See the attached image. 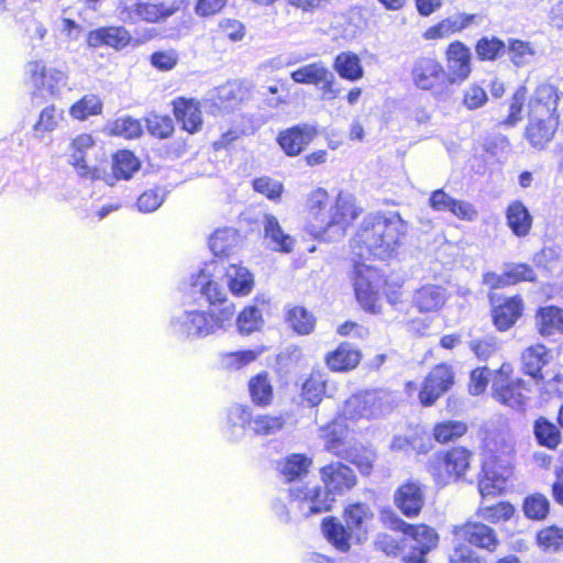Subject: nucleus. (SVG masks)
Returning <instances> with one entry per match:
<instances>
[{"label": "nucleus", "mask_w": 563, "mask_h": 563, "mask_svg": "<svg viewBox=\"0 0 563 563\" xmlns=\"http://www.w3.org/2000/svg\"><path fill=\"white\" fill-rule=\"evenodd\" d=\"M406 231L407 224L397 212L367 214L353 238V253L362 260H387Z\"/></svg>", "instance_id": "f257e3e1"}, {"label": "nucleus", "mask_w": 563, "mask_h": 563, "mask_svg": "<svg viewBox=\"0 0 563 563\" xmlns=\"http://www.w3.org/2000/svg\"><path fill=\"white\" fill-rule=\"evenodd\" d=\"M308 217L318 232L329 234L331 239L344 236L347 227L360 216L361 208L355 198L347 192H340L333 202L323 188L312 190L306 202Z\"/></svg>", "instance_id": "f03ea898"}, {"label": "nucleus", "mask_w": 563, "mask_h": 563, "mask_svg": "<svg viewBox=\"0 0 563 563\" xmlns=\"http://www.w3.org/2000/svg\"><path fill=\"white\" fill-rule=\"evenodd\" d=\"M325 487H292L290 495L299 499V512L302 517L329 511L334 501V494H343L356 482L352 468L341 462L331 463L321 468Z\"/></svg>", "instance_id": "7ed1b4c3"}, {"label": "nucleus", "mask_w": 563, "mask_h": 563, "mask_svg": "<svg viewBox=\"0 0 563 563\" xmlns=\"http://www.w3.org/2000/svg\"><path fill=\"white\" fill-rule=\"evenodd\" d=\"M387 519L390 529L405 533V544L400 548L398 541L391 536L379 533L374 541L375 549L387 555H400L405 563H426V554L438 543L434 529L426 525H409L394 514H390Z\"/></svg>", "instance_id": "20e7f679"}, {"label": "nucleus", "mask_w": 563, "mask_h": 563, "mask_svg": "<svg viewBox=\"0 0 563 563\" xmlns=\"http://www.w3.org/2000/svg\"><path fill=\"white\" fill-rule=\"evenodd\" d=\"M559 95L552 85H541L529 102V125L526 136L533 147L542 148L553 137L558 128Z\"/></svg>", "instance_id": "39448f33"}, {"label": "nucleus", "mask_w": 563, "mask_h": 563, "mask_svg": "<svg viewBox=\"0 0 563 563\" xmlns=\"http://www.w3.org/2000/svg\"><path fill=\"white\" fill-rule=\"evenodd\" d=\"M373 518L368 505L355 503L344 510L345 526L334 517L324 518L322 532L328 542L340 552H347L351 541L362 543L367 538V522Z\"/></svg>", "instance_id": "423d86ee"}, {"label": "nucleus", "mask_w": 563, "mask_h": 563, "mask_svg": "<svg viewBox=\"0 0 563 563\" xmlns=\"http://www.w3.org/2000/svg\"><path fill=\"white\" fill-rule=\"evenodd\" d=\"M233 314L232 306H224L219 313L211 310L209 314L200 310H181L170 318L169 331L179 340L200 339L222 328L225 321L232 319Z\"/></svg>", "instance_id": "0eeeda50"}, {"label": "nucleus", "mask_w": 563, "mask_h": 563, "mask_svg": "<svg viewBox=\"0 0 563 563\" xmlns=\"http://www.w3.org/2000/svg\"><path fill=\"white\" fill-rule=\"evenodd\" d=\"M398 404L397 394L388 389H368L351 396L343 407L346 420L382 419L391 413Z\"/></svg>", "instance_id": "6e6552de"}, {"label": "nucleus", "mask_w": 563, "mask_h": 563, "mask_svg": "<svg viewBox=\"0 0 563 563\" xmlns=\"http://www.w3.org/2000/svg\"><path fill=\"white\" fill-rule=\"evenodd\" d=\"M472 456V452L462 446L440 451L430 457L428 470L438 484L446 485L464 476Z\"/></svg>", "instance_id": "1a4fd4ad"}, {"label": "nucleus", "mask_w": 563, "mask_h": 563, "mask_svg": "<svg viewBox=\"0 0 563 563\" xmlns=\"http://www.w3.org/2000/svg\"><path fill=\"white\" fill-rule=\"evenodd\" d=\"M382 284V275L375 268L362 263L355 264L353 276L354 291L357 301L366 310L374 308Z\"/></svg>", "instance_id": "9d476101"}, {"label": "nucleus", "mask_w": 563, "mask_h": 563, "mask_svg": "<svg viewBox=\"0 0 563 563\" xmlns=\"http://www.w3.org/2000/svg\"><path fill=\"white\" fill-rule=\"evenodd\" d=\"M525 380H510L506 377H495L492 384L493 397L501 405L516 411H525L528 397Z\"/></svg>", "instance_id": "9b49d317"}, {"label": "nucleus", "mask_w": 563, "mask_h": 563, "mask_svg": "<svg viewBox=\"0 0 563 563\" xmlns=\"http://www.w3.org/2000/svg\"><path fill=\"white\" fill-rule=\"evenodd\" d=\"M454 384V373L449 365L440 364L426 377L419 399L423 406H431Z\"/></svg>", "instance_id": "f8f14e48"}, {"label": "nucleus", "mask_w": 563, "mask_h": 563, "mask_svg": "<svg viewBox=\"0 0 563 563\" xmlns=\"http://www.w3.org/2000/svg\"><path fill=\"white\" fill-rule=\"evenodd\" d=\"M25 74L34 87L43 88L51 95L58 93L67 85L68 76L57 68H47L43 62H30L25 65Z\"/></svg>", "instance_id": "ddd939ff"}, {"label": "nucleus", "mask_w": 563, "mask_h": 563, "mask_svg": "<svg viewBox=\"0 0 563 563\" xmlns=\"http://www.w3.org/2000/svg\"><path fill=\"white\" fill-rule=\"evenodd\" d=\"M454 534L470 544L489 552L495 551L499 543L496 531L481 521H467L456 526Z\"/></svg>", "instance_id": "4468645a"}, {"label": "nucleus", "mask_w": 563, "mask_h": 563, "mask_svg": "<svg viewBox=\"0 0 563 563\" xmlns=\"http://www.w3.org/2000/svg\"><path fill=\"white\" fill-rule=\"evenodd\" d=\"M445 70L442 65L431 57H419L413 62L411 78L417 88L430 90L444 80Z\"/></svg>", "instance_id": "2eb2a0df"}, {"label": "nucleus", "mask_w": 563, "mask_h": 563, "mask_svg": "<svg viewBox=\"0 0 563 563\" xmlns=\"http://www.w3.org/2000/svg\"><path fill=\"white\" fill-rule=\"evenodd\" d=\"M396 507L408 518L420 514L424 505V490L418 481H408L400 485L394 494Z\"/></svg>", "instance_id": "dca6fc26"}, {"label": "nucleus", "mask_w": 563, "mask_h": 563, "mask_svg": "<svg viewBox=\"0 0 563 563\" xmlns=\"http://www.w3.org/2000/svg\"><path fill=\"white\" fill-rule=\"evenodd\" d=\"M310 465L311 460L303 454H290L278 463V470L285 481L292 483L288 488V494H290V488L292 487H307L301 484V481L308 474ZM289 497L291 499L290 507H294L296 504L299 509L300 500L291 495Z\"/></svg>", "instance_id": "f3484780"}, {"label": "nucleus", "mask_w": 563, "mask_h": 563, "mask_svg": "<svg viewBox=\"0 0 563 563\" xmlns=\"http://www.w3.org/2000/svg\"><path fill=\"white\" fill-rule=\"evenodd\" d=\"M471 51L462 42L456 41L449 45L446 49V67L449 70V80L452 84L465 80L471 71Z\"/></svg>", "instance_id": "a211bd4d"}, {"label": "nucleus", "mask_w": 563, "mask_h": 563, "mask_svg": "<svg viewBox=\"0 0 563 563\" xmlns=\"http://www.w3.org/2000/svg\"><path fill=\"white\" fill-rule=\"evenodd\" d=\"M317 130L309 124H298L282 131L277 142L289 156L299 155L303 148L314 139Z\"/></svg>", "instance_id": "6ab92c4d"}, {"label": "nucleus", "mask_w": 563, "mask_h": 563, "mask_svg": "<svg viewBox=\"0 0 563 563\" xmlns=\"http://www.w3.org/2000/svg\"><path fill=\"white\" fill-rule=\"evenodd\" d=\"M191 291L192 294H200L201 297L206 299V301L213 307L216 313H219L224 306H234L227 301V292L223 287H221L218 283L209 279V275H207L203 271H201L198 276L194 277L191 282Z\"/></svg>", "instance_id": "aec40b11"}, {"label": "nucleus", "mask_w": 563, "mask_h": 563, "mask_svg": "<svg viewBox=\"0 0 563 563\" xmlns=\"http://www.w3.org/2000/svg\"><path fill=\"white\" fill-rule=\"evenodd\" d=\"M130 41L131 35L123 26L100 27L89 32L87 36L90 47L107 45L119 49L126 46Z\"/></svg>", "instance_id": "412c9836"}, {"label": "nucleus", "mask_w": 563, "mask_h": 563, "mask_svg": "<svg viewBox=\"0 0 563 563\" xmlns=\"http://www.w3.org/2000/svg\"><path fill=\"white\" fill-rule=\"evenodd\" d=\"M477 20L476 14H467V13H456L446 19L442 20L438 24L429 27L424 37L427 40H435L448 37L449 35L461 32L462 30L468 27L472 23Z\"/></svg>", "instance_id": "4be33fe9"}, {"label": "nucleus", "mask_w": 563, "mask_h": 563, "mask_svg": "<svg viewBox=\"0 0 563 563\" xmlns=\"http://www.w3.org/2000/svg\"><path fill=\"white\" fill-rule=\"evenodd\" d=\"M448 299L446 290L438 285H424L413 295V306L420 312H432L441 309Z\"/></svg>", "instance_id": "5701e85b"}, {"label": "nucleus", "mask_w": 563, "mask_h": 563, "mask_svg": "<svg viewBox=\"0 0 563 563\" xmlns=\"http://www.w3.org/2000/svg\"><path fill=\"white\" fill-rule=\"evenodd\" d=\"M253 413L247 406L235 404L228 410L227 434L231 441H239L245 434L246 427L252 429Z\"/></svg>", "instance_id": "b1692460"}, {"label": "nucleus", "mask_w": 563, "mask_h": 563, "mask_svg": "<svg viewBox=\"0 0 563 563\" xmlns=\"http://www.w3.org/2000/svg\"><path fill=\"white\" fill-rule=\"evenodd\" d=\"M173 104L174 114L183 123L184 130L192 134L201 129L202 118L198 102L192 99L179 98Z\"/></svg>", "instance_id": "393cba45"}, {"label": "nucleus", "mask_w": 563, "mask_h": 563, "mask_svg": "<svg viewBox=\"0 0 563 563\" xmlns=\"http://www.w3.org/2000/svg\"><path fill=\"white\" fill-rule=\"evenodd\" d=\"M522 301L519 297H510L503 303L494 306L493 321L499 331L511 328L522 313Z\"/></svg>", "instance_id": "a878e982"}, {"label": "nucleus", "mask_w": 563, "mask_h": 563, "mask_svg": "<svg viewBox=\"0 0 563 563\" xmlns=\"http://www.w3.org/2000/svg\"><path fill=\"white\" fill-rule=\"evenodd\" d=\"M264 236L269 241L273 250L289 253L294 246V239L286 234L277 218L273 214L266 213L263 217Z\"/></svg>", "instance_id": "bb28decb"}, {"label": "nucleus", "mask_w": 563, "mask_h": 563, "mask_svg": "<svg viewBox=\"0 0 563 563\" xmlns=\"http://www.w3.org/2000/svg\"><path fill=\"white\" fill-rule=\"evenodd\" d=\"M506 479L507 475L504 472L496 471L494 466L490 465V462H484L477 484L478 492L483 499L501 494Z\"/></svg>", "instance_id": "cd10ccee"}, {"label": "nucleus", "mask_w": 563, "mask_h": 563, "mask_svg": "<svg viewBox=\"0 0 563 563\" xmlns=\"http://www.w3.org/2000/svg\"><path fill=\"white\" fill-rule=\"evenodd\" d=\"M360 360V351L350 343L340 344L325 358L329 368L336 372H345L356 367Z\"/></svg>", "instance_id": "c85d7f7f"}, {"label": "nucleus", "mask_w": 563, "mask_h": 563, "mask_svg": "<svg viewBox=\"0 0 563 563\" xmlns=\"http://www.w3.org/2000/svg\"><path fill=\"white\" fill-rule=\"evenodd\" d=\"M507 225L519 238L529 234L532 227V217L521 201H512L506 210Z\"/></svg>", "instance_id": "c756f323"}, {"label": "nucleus", "mask_w": 563, "mask_h": 563, "mask_svg": "<svg viewBox=\"0 0 563 563\" xmlns=\"http://www.w3.org/2000/svg\"><path fill=\"white\" fill-rule=\"evenodd\" d=\"M289 416L285 412L257 413L253 416L251 431L258 437L275 435L284 429Z\"/></svg>", "instance_id": "7c9ffc66"}, {"label": "nucleus", "mask_w": 563, "mask_h": 563, "mask_svg": "<svg viewBox=\"0 0 563 563\" xmlns=\"http://www.w3.org/2000/svg\"><path fill=\"white\" fill-rule=\"evenodd\" d=\"M225 278L233 295L245 296L253 288V277L246 267L235 264L229 265L225 271Z\"/></svg>", "instance_id": "2f4dec72"}, {"label": "nucleus", "mask_w": 563, "mask_h": 563, "mask_svg": "<svg viewBox=\"0 0 563 563\" xmlns=\"http://www.w3.org/2000/svg\"><path fill=\"white\" fill-rule=\"evenodd\" d=\"M533 434L538 444L549 450H556L561 443L559 427L544 417H539L533 422Z\"/></svg>", "instance_id": "473e14b6"}, {"label": "nucleus", "mask_w": 563, "mask_h": 563, "mask_svg": "<svg viewBox=\"0 0 563 563\" xmlns=\"http://www.w3.org/2000/svg\"><path fill=\"white\" fill-rule=\"evenodd\" d=\"M333 68L341 78L350 81H356L364 75L358 56L351 52L340 53L334 59Z\"/></svg>", "instance_id": "72a5a7b5"}, {"label": "nucleus", "mask_w": 563, "mask_h": 563, "mask_svg": "<svg viewBox=\"0 0 563 563\" xmlns=\"http://www.w3.org/2000/svg\"><path fill=\"white\" fill-rule=\"evenodd\" d=\"M522 367L526 374L530 375L534 379H542L541 374L542 367L548 363V351L543 345L530 346L523 351Z\"/></svg>", "instance_id": "f704fd0d"}, {"label": "nucleus", "mask_w": 563, "mask_h": 563, "mask_svg": "<svg viewBox=\"0 0 563 563\" xmlns=\"http://www.w3.org/2000/svg\"><path fill=\"white\" fill-rule=\"evenodd\" d=\"M346 428L342 423L334 421L321 429V437L324 439L327 451L341 457L350 446L345 441Z\"/></svg>", "instance_id": "c9c22d12"}, {"label": "nucleus", "mask_w": 563, "mask_h": 563, "mask_svg": "<svg viewBox=\"0 0 563 563\" xmlns=\"http://www.w3.org/2000/svg\"><path fill=\"white\" fill-rule=\"evenodd\" d=\"M537 325L544 336L563 332V310L552 306L541 308L537 314Z\"/></svg>", "instance_id": "e433bc0d"}, {"label": "nucleus", "mask_w": 563, "mask_h": 563, "mask_svg": "<svg viewBox=\"0 0 563 563\" xmlns=\"http://www.w3.org/2000/svg\"><path fill=\"white\" fill-rule=\"evenodd\" d=\"M92 146V137L88 134L78 135L70 144V163L77 168L78 174L82 177H88L91 174L90 168L85 163V154Z\"/></svg>", "instance_id": "4c0bfd02"}, {"label": "nucleus", "mask_w": 563, "mask_h": 563, "mask_svg": "<svg viewBox=\"0 0 563 563\" xmlns=\"http://www.w3.org/2000/svg\"><path fill=\"white\" fill-rule=\"evenodd\" d=\"M485 448L492 453L494 460L508 464L509 457L515 450V443L511 437L504 433H496L486 439Z\"/></svg>", "instance_id": "58836bf2"}, {"label": "nucleus", "mask_w": 563, "mask_h": 563, "mask_svg": "<svg viewBox=\"0 0 563 563\" xmlns=\"http://www.w3.org/2000/svg\"><path fill=\"white\" fill-rule=\"evenodd\" d=\"M243 98L244 92L240 84L235 81L227 82L218 88L214 107L219 108L220 111H229L240 103Z\"/></svg>", "instance_id": "ea45409f"}, {"label": "nucleus", "mask_w": 563, "mask_h": 563, "mask_svg": "<svg viewBox=\"0 0 563 563\" xmlns=\"http://www.w3.org/2000/svg\"><path fill=\"white\" fill-rule=\"evenodd\" d=\"M249 389L252 401L261 407L271 405L273 399V387L267 374H258L249 382Z\"/></svg>", "instance_id": "a19ab883"}, {"label": "nucleus", "mask_w": 563, "mask_h": 563, "mask_svg": "<svg viewBox=\"0 0 563 563\" xmlns=\"http://www.w3.org/2000/svg\"><path fill=\"white\" fill-rule=\"evenodd\" d=\"M132 12L142 21L155 23L174 13L173 8L163 3L136 2L131 7Z\"/></svg>", "instance_id": "79ce46f5"}, {"label": "nucleus", "mask_w": 563, "mask_h": 563, "mask_svg": "<svg viewBox=\"0 0 563 563\" xmlns=\"http://www.w3.org/2000/svg\"><path fill=\"white\" fill-rule=\"evenodd\" d=\"M236 243L238 234L232 228H224L214 231L209 240L210 250L216 256L229 254Z\"/></svg>", "instance_id": "37998d69"}, {"label": "nucleus", "mask_w": 563, "mask_h": 563, "mask_svg": "<svg viewBox=\"0 0 563 563\" xmlns=\"http://www.w3.org/2000/svg\"><path fill=\"white\" fill-rule=\"evenodd\" d=\"M515 514L514 506L508 501H501L496 505H481L476 511V516L487 522L498 523L508 521Z\"/></svg>", "instance_id": "c03bdc74"}, {"label": "nucleus", "mask_w": 563, "mask_h": 563, "mask_svg": "<svg viewBox=\"0 0 563 563\" xmlns=\"http://www.w3.org/2000/svg\"><path fill=\"white\" fill-rule=\"evenodd\" d=\"M467 431V424L459 420L439 422L433 428V438L439 443H448L463 437Z\"/></svg>", "instance_id": "a18cd8bd"}, {"label": "nucleus", "mask_w": 563, "mask_h": 563, "mask_svg": "<svg viewBox=\"0 0 563 563\" xmlns=\"http://www.w3.org/2000/svg\"><path fill=\"white\" fill-rule=\"evenodd\" d=\"M287 322L300 335L309 334L316 325V318L302 307H294L287 312Z\"/></svg>", "instance_id": "49530a36"}, {"label": "nucleus", "mask_w": 563, "mask_h": 563, "mask_svg": "<svg viewBox=\"0 0 563 563\" xmlns=\"http://www.w3.org/2000/svg\"><path fill=\"white\" fill-rule=\"evenodd\" d=\"M140 168V162L130 151H119L113 155L112 169L117 178L129 179Z\"/></svg>", "instance_id": "de8ad7c7"}, {"label": "nucleus", "mask_w": 563, "mask_h": 563, "mask_svg": "<svg viewBox=\"0 0 563 563\" xmlns=\"http://www.w3.org/2000/svg\"><path fill=\"white\" fill-rule=\"evenodd\" d=\"M327 69L322 62L311 63L294 70L290 77L297 84L319 86V80Z\"/></svg>", "instance_id": "09e8293b"}, {"label": "nucleus", "mask_w": 563, "mask_h": 563, "mask_svg": "<svg viewBox=\"0 0 563 563\" xmlns=\"http://www.w3.org/2000/svg\"><path fill=\"white\" fill-rule=\"evenodd\" d=\"M538 544L544 551H563V529L555 526L542 529L537 536Z\"/></svg>", "instance_id": "8fccbe9b"}, {"label": "nucleus", "mask_w": 563, "mask_h": 563, "mask_svg": "<svg viewBox=\"0 0 563 563\" xmlns=\"http://www.w3.org/2000/svg\"><path fill=\"white\" fill-rule=\"evenodd\" d=\"M550 503L542 494H533L528 496L523 503L525 515L529 519H544L549 512Z\"/></svg>", "instance_id": "3c124183"}, {"label": "nucleus", "mask_w": 563, "mask_h": 563, "mask_svg": "<svg viewBox=\"0 0 563 563\" xmlns=\"http://www.w3.org/2000/svg\"><path fill=\"white\" fill-rule=\"evenodd\" d=\"M262 324V313L256 307L245 308L236 319V325L241 334H250L257 331Z\"/></svg>", "instance_id": "603ef678"}, {"label": "nucleus", "mask_w": 563, "mask_h": 563, "mask_svg": "<svg viewBox=\"0 0 563 563\" xmlns=\"http://www.w3.org/2000/svg\"><path fill=\"white\" fill-rule=\"evenodd\" d=\"M101 108L100 99L96 95H88L71 107L70 114L76 119L85 120L90 115L99 113Z\"/></svg>", "instance_id": "864d4df0"}, {"label": "nucleus", "mask_w": 563, "mask_h": 563, "mask_svg": "<svg viewBox=\"0 0 563 563\" xmlns=\"http://www.w3.org/2000/svg\"><path fill=\"white\" fill-rule=\"evenodd\" d=\"M476 54L482 60H494L505 51V44L496 37H482L475 47Z\"/></svg>", "instance_id": "5fc2aeb1"}, {"label": "nucleus", "mask_w": 563, "mask_h": 563, "mask_svg": "<svg viewBox=\"0 0 563 563\" xmlns=\"http://www.w3.org/2000/svg\"><path fill=\"white\" fill-rule=\"evenodd\" d=\"M509 56L516 66H525L532 60L534 56V49L529 43L514 40L509 44Z\"/></svg>", "instance_id": "6e6d98bb"}, {"label": "nucleus", "mask_w": 563, "mask_h": 563, "mask_svg": "<svg viewBox=\"0 0 563 563\" xmlns=\"http://www.w3.org/2000/svg\"><path fill=\"white\" fill-rule=\"evenodd\" d=\"M63 112L59 111L55 106L44 108L41 113L38 121L34 125L36 132H52L58 125L62 120Z\"/></svg>", "instance_id": "4d7b16f0"}, {"label": "nucleus", "mask_w": 563, "mask_h": 563, "mask_svg": "<svg viewBox=\"0 0 563 563\" xmlns=\"http://www.w3.org/2000/svg\"><path fill=\"white\" fill-rule=\"evenodd\" d=\"M147 129L154 136L166 139L174 132V122L169 117L152 114L146 119Z\"/></svg>", "instance_id": "13d9d810"}, {"label": "nucleus", "mask_w": 563, "mask_h": 563, "mask_svg": "<svg viewBox=\"0 0 563 563\" xmlns=\"http://www.w3.org/2000/svg\"><path fill=\"white\" fill-rule=\"evenodd\" d=\"M112 133L125 139H134L141 135L142 128L137 120L131 117H122L113 122Z\"/></svg>", "instance_id": "bf43d9fd"}, {"label": "nucleus", "mask_w": 563, "mask_h": 563, "mask_svg": "<svg viewBox=\"0 0 563 563\" xmlns=\"http://www.w3.org/2000/svg\"><path fill=\"white\" fill-rule=\"evenodd\" d=\"M165 200V192L161 188L144 191L137 200L139 210L142 212H153L158 209Z\"/></svg>", "instance_id": "052dcab7"}, {"label": "nucleus", "mask_w": 563, "mask_h": 563, "mask_svg": "<svg viewBox=\"0 0 563 563\" xmlns=\"http://www.w3.org/2000/svg\"><path fill=\"white\" fill-rule=\"evenodd\" d=\"M258 353L253 350L236 351L223 355V366L229 369H240L241 367L256 360Z\"/></svg>", "instance_id": "680f3d73"}, {"label": "nucleus", "mask_w": 563, "mask_h": 563, "mask_svg": "<svg viewBox=\"0 0 563 563\" xmlns=\"http://www.w3.org/2000/svg\"><path fill=\"white\" fill-rule=\"evenodd\" d=\"M527 89L526 87H519L512 96L510 106H509V114L503 121V124L512 126L517 122L521 120V111L526 100Z\"/></svg>", "instance_id": "e2e57ef3"}, {"label": "nucleus", "mask_w": 563, "mask_h": 563, "mask_svg": "<svg viewBox=\"0 0 563 563\" xmlns=\"http://www.w3.org/2000/svg\"><path fill=\"white\" fill-rule=\"evenodd\" d=\"M321 93L322 100H334L341 93V88L338 86L334 74L328 68L319 80L317 86Z\"/></svg>", "instance_id": "0e129e2a"}, {"label": "nucleus", "mask_w": 563, "mask_h": 563, "mask_svg": "<svg viewBox=\"0 0 563 563\" xmlns=\"http://www.w3.org/2000/svg\"><path fill=\"white\" fill-rule=\"evenodd\" d=\"M506 282L508 285H512L522 280H534L536 275L533 269L526 264H506Z\"/></svg>", "instance_id": "69168bd1"}, {"label": "nucleus", "mask_w": 563, "mask_h": 563, "mask_svg": "<svg viewBox=\"0 0 563 563\" xmlns=\"http://www.w3.org/2000/svg\"><path fill=\"white\" fill-rule=\"evenodd\" d=\"M255 191L266 196L271 200H276L283 192V184L268 177H261L254 180Z\"/></svg>", "instance_id": "338daca9"}, {"label": "nucleus", "mask_w": 563, "mask_h": 563, "mask_svg": "<svg viewBox=\"0 0 563 563\" xmlns=\"http://www.w3.org/2000/svg\"><path fill=\"white\" fill-rule=\"evenodd\" d=\"M487 100L486 91L478 85H471L464 91L463 103L470 110L483 107Z\"/></svg>", "instance_id": "774afa93"}]
</instances>
